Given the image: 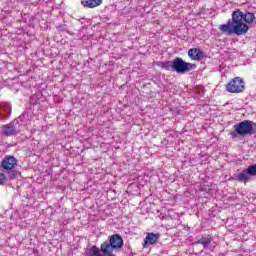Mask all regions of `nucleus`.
<instances>
[{"label":"nucleus","instance_id":"nucleus-11","mask_svg":"<svg viewBox=\"0 0 256 256\" xmlns=\"http://www.w3.org/2000/svg\"><path fill=\"white\" fill-rule=\"evenodd\" d=\"M103 3V0H82L81 4L83 7H87L88 9H95V7H99Z\"/></svg>","mask_w":256,"mask_h":256},{"label":"nucleus","instance_id":"nucleus-12","mask_svg":"<svg viewBox=\"0 0 256 256\" xmlns=\"http://www.w3.org/2000/svg\"><path fill=\"white\" fill-rule=\"evenodd\" d=\"M197 243L199 245H203L204 249H207V247H209V245H211V243H213V238L211 236L208 237H202L200 238Z\"/></svg>","mask_w":256,"mask_h":256},{"label":"nucleus","instance_id":"nucleus-8","mask_svg":"<svg viewBox=\"0 0 256 256\" xmlns=\"http://www.w3.org/2000/svg\"><path fill=\"white\" fill-rule=\"evenodd\" d=\"M161 237V234L159 233H148L147 236L144 239L143 248L146 249V247H149V245H157L159 243V238Z\"/></svg>","mask_w":256,"mask_h":256},{"label":"nucleus","instance_id":"nucleus-6","mask_svg":"<svg viewBox=\"0 0 256 256\" xmlns=\"http://www.w3.org/2000/svg\"><path fill=\"white\" fill-rule=\"evenodd\" d=\"M19 125V121L14 120L6 125L2 126V135L5 137H13L19 133V129L17 126Z\"/></svg>","mask_w":256,"mask_h":256},{"label":"nucleus","instance_id":"nucleus-2","mask_svg":"<svg viewBox=\"0 0 256 256\" xmlns=\"http://www.w3.org/2000/svg\"><path fill=\"white\" fill-rule=\"evenodd\" d=\"M156 65L165 71H175L182 74L197 69V64L185 62L181 57H176L173 61H159Z\"/></svg>","mask_w":256,"mask_h":256},{"label":"nucleus","instance_id":"nucleus-4","mask_svg":"<svg viewBox=\"0 0 256 256\" xmlns=\"http://www.w3.org/2000/svg\"><path fill=\"white\" fill-rule=\"evenodd\" d=\"M18 163L19 160H17L15 156L8 155L1 161L0 167H2L4 171H10L8 172L9 179H17V177H20L21 175V172L15 169Z\"/></svg>","mask_w":256,"mask_h":256},{"label":"nucleus","instance_id":"nucleus-1","mask_svg":"<svg viewBox=\"0 0 256 256\" xmlns=\"http://www.w3.org/2000/svg\"><path fill=\"white\" fill-rule=\"evenodd\" d=\"M254 21L255 13H243V11L238 9L232 12V19L228 20L226 24L220 25L219 29L222 33H226V35H233V33L235 35H247L249 25Z\"/></svg>","mask_w":256,"mask_h":256},{"label":"nucleus","instance_id":"nucleus-3","mask_svg":"<svg viewBox=\"0 0 256 256\" xmlns=\"http://www.w3.org/2000/svg\"><path fill=\"white\" fill-rule=\"evenodd\" d=\"M234 131L230 132V137L236 139V137H245V135H254L255 128H253V121L244 120L234 125Z\"/></svg>","mask_w":256,"mask_h":256},{"label":"nucleus","instance_id":"nucleus-9","mask_svg":"<svg viewBox=\"0 0 256 256\" xmlns=\"http://www.w3.org/2000/svg\"><path fill=\"white\" fill-rule=\"evenodd\" d=\"M188 57H190V59H192V61H201V59H203V57H205V54L199 48H191L188 51Z\"/></svg>","mask_w":256,"mask_h":256},{"label":"nucleus","instance_id":"nucleus-10","mask_svg":"<svg viewBox=\"0 0 256 256\" xmlns=\"http://www.w3.org/2000/svg\"><path fill=\"white\" fill-rule=\"evenodd\" d=\"M249 168H246L242 172L237 173L236 175V181H239L240 183H247L251 180V175H249Z\"/></svg>","mask_w":256,"mask_h":256},{"label":"nucleus","instance_id":"nucleus-5","mask_svg":"<svg viewBox=\"0 0 256 256\" xmlns=\"http://www.w3.org/2000/svg\"><path fill=\"white\" fill-rule=\"evenodd\" d=\"M245 90V81L241 77L233 78L226 86L228 93H243Z\"/></svg>","mask_w":256,"mask_h":256},{"label":"nucleus","instance_id":"nucleus-13","mask_svg":"<svg viewBox=\"0 0 256 256\" xmlns=\"http://www.w3.org/2000/svg\"><path fill=\"white\" fill-rule=\"evenodd\" d=\"M248 173L250 177H256V164L248 167Z\"/></svg>","mask_w":256,"mask_h":256},{"label":"nucleus","instance_id":"nucleus-7","mask_svg":"<svg viewBox=\"0 0 256 256\" xmlns=\"http://www.w3.org/2000/svg\"><path fill=\"white\" fill-rule=\"evenodd\" d=\"M108 242L114 248V251H119L121 247H123V237L119 234H113L112 236H109Z\"/></svg>","mask_w":256,"mask_h":256},{"label":"nucleus","instance_id":"nucleus-14","mask_svg":"<svg viewBox=\"0 0 256 256\" xmlns=\"http://www.w3.org/2000/svg\"><path fill=\"white\" fill-rule=\"evenodd\" d=\"M7 181V176H5V174L0 172V185H5Z\"/></svg>","mask_w":256,"mask_h":256}]
</instances>
